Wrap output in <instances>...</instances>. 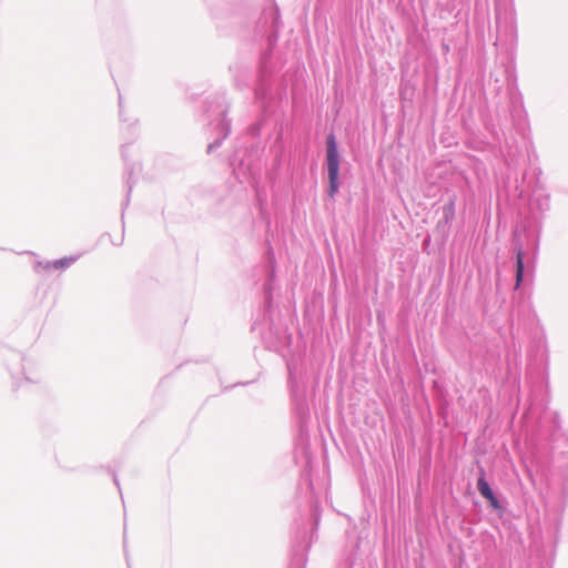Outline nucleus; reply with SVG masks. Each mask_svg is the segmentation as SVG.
<instances>
[{"mask_svg": "<svg viewBox=\"0 0 568 568\" xmlns=\"http://www.w3.org/2000/svg\"><path fill=\"white\" fill-rule=\"evenodd\" d=\"M326 168L329 182L328 194L333 197L339 187V153L336 138L333 133L328 134L326 139Z\"/></svg>", "mask_w": 568, "mask_h": 568, "instance_id": "nucleus-1", "label": "nucleus"}, {"mask_svg": "<svg viewBox=\"0 0 568 568\" xmlns=\"http://www.w3.org/2000/svg\"><path fill=\"white\" fill-rule=\"evenodd\" d=\"M480 473H481V475L477 480L478 491L480 493V495L484 498H486L489 501V504L493 508L499 509L500 508L499 501H498L497 497L495 496L494 491L491 490L489 484L486 480L484 469H481Z\"/></svg>", "mask_w": 568, "mask_h": 568, "instance_id": "nucleus-2", "label": "nucleus"}, {"mask_svg": "<svg viewBox=\"0 0 568 568\" xmlns=\"http://www.w3.org/2000/svg\"><path fill=\"white\" fill-rule=\"evenodd\" d=\"M220 113L223 115V118L220 120V123H219V130H220L221 136L207 145L209 153H211L212 151L220 148L223 140L226 139L231 132L230 122L225 118V110H222Z\"/></svg>", "mask_w": 568, "mask_h": 568, "instance_id": "nucleus-3", "label": "nucleus"}, {"mask_svg": "<svg viewBox=\"0 0 568 568\" xmlns=\"http://www.w3.org/2000/svg\"><path fill=\"white\" fill-rule=\"evenodd\" d=\"M515 254H516V288H519L523 278H524V256H523V246L520 242L515 241Z\"/></svg>", "mask_w": 568, "mask_h": 568, "instance_id": "nucleus-4", "label": "nucleus"}, {"mask_svg": "<svg viewBox=\"0 0 568 568\" xmlns=\"http://www.w3.org/2000/svg\"><path fill=\"white\" fill-rule=\"evenodd\" d=\"M456 215V196H452L443 206V219L445 223H450Z\"/></svg>", "mask_w": 568, "mask_h": 568, "instance_id": "nucleus-5", "label": "nucleus"}, {"mask_svg": "<svg viewBox=\"0 0 568 568\" xmlns=\"http://www.w3.org/2000/svg\"><path fill=\"white\" fill-rule=\"evenodd\" d=\"M73 262H74L73 257H70V258L69 257H63V258H60V260H55L52 263H48L45 267L50 268L52 266L54 268H64V267H69Z\"/></svg>", "mask_w": 568, "mask_h": 568, "instance_id": "nucleus-6", "label": "nucleus"}, {"mask_svg": "<svg viewBox=\"0 0 568 568\" xmlns=\"http://www.w3.org/2000/svg\"><path fill=\"white\" fill-rule=\"evenodd\" d=\"M267 59H268L267 53H264L262 55V59H261V73H262V77H264V74L267 72Z\"/></svg>", "mask_w": 568, "mask_h": 568, "instance_id": "nucleus-7", "label": "nucleus"}, {"mask_svg": "<svg viewBox=\"0 0 568 568\" xmlns=\"http://www.w3.org/2000/svg\"><path fill=\"white\" fill-rule=\"evenodd\" d=\"M297 410H298V414L301 416H303L305 413H306V407L304 406L303 403H300L298 406H297Z\"/></svg>", "mask_w": 568, "mask_h": 568, "instance_id": "nucleus-8", "label": "nucleus"}, {"mask_svg": "<svg viewBox=\"0 0 568 568\" xmlns=\"http://www.w3.org/2000/svg\"><path fill=\"white\" fill-rule=\"evenodd\" d=\"M113 480H114V484H115L118 487H120L119 479H118L116 475H114Z\"/></svg>", "mask_w": 568, "mask_h": 568, "instance_id": "nucleus-9", "label": "nucleus"}, {"mask_svg": "<svg viewBox=\"0 0 568 568\" xmlns=\"http://www.w3.org/2000/svg\"><path fill=\"white\" fill-rule=\"evenodd\" d=\"M119 104H120V109L122 108V100H121V97H119Z\"/></svg>", "mask_w": 568, "mask_h": 568, "instance_id": "nucleus-10", "label": "nucleus"}]
</instances>
